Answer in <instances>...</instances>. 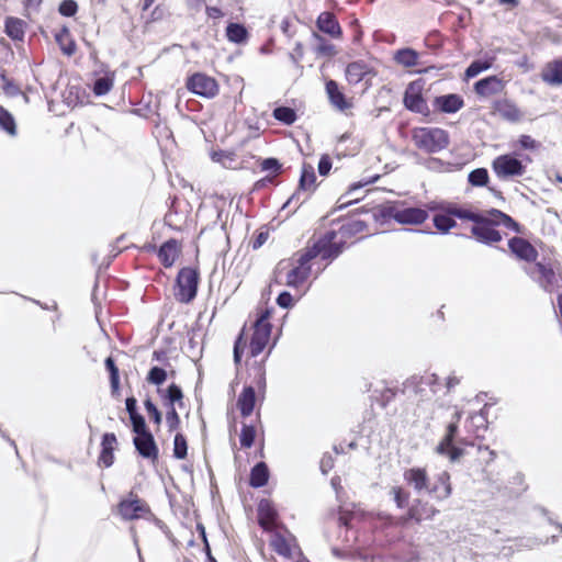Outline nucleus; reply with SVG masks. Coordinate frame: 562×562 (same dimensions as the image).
Listing matches in <instances>:
<instances>
[{
	"label": "nucleus",
	"instance_id": "obj_1",
	"mask_svg": "<svg viewBox=\"0 0 562 562\" xmlns=\"http://www.w3.org/2000/svg\"><path fill=\"white\" fill-rule=\"evenodd\" d=\"M376 217L383 221L394 220L404 225H418L428 218V213L420 207L404 206L402 203H387L379 207Z\"/></svg>",
	"mask_w": 562,
	"mask_h": 562
},
{
	"label": "nucleus",
	"instance_id": "obj_2",
	"mask_svg": "<svg viewBox=\"0 0 562 562\" xmlns=\"http://www.w3.org/2000/svg\"><path fill=\"white\" fill-rule=\"evenodd\" d=\"M412 139L417 148L428 154L438 153L450 143L448 132L439 127H417L413 131Z\"/></svg>",
	"mask_w": 562,
	"mask_h": 562
},
{
	"label": "nucleus",
	"instance_id": "obj_3",
	"mask_svg": "<svg viewBox=\"0 0 562 562\" xmlns=\"http://www.w3.org/2000/svg\"><path fill=\"white\" fill-rule=\"evenodd\" d=\"M199 281L200 273L198 269L191 267L180 269L176 278L178 292L175 296L177 301L184 304L191 303L198 294Z\"/></svg>",
	"mask_w": 562,
	"mask_h": 562
},
{
	"label": "nucleus",
	"instance_id": "obj_4",
	"mask_svg": "<svg viewBox=\"0 0 562 562\" xmlns=\"http://www.w3.org/2000/svg\"><path fill=\"white\" fill-rule=\"evenodd\" d=\"M316 189V175L314 167L310 164L304 162L299 179V186L295 192L283 204L282 209L295 204L294 211L300 207L304 202L307 201L310 195Z\"/></svg>",
	"mask_w": 562,
	"mask_h": 562
},
{
	"label": "nucleus",
	"instance_id": "obj_5",
	"mask_svg": "<svg viewBox=\"0 0 562 562\" xmlns=\"http://www.w3.org/2000/svg\"><path fill=\"white\" fill-rule=\"evenodd\" d=\"M527 165L518 158L517 153L503 154L494 158L492 169L501 180H509L521 177L526 172Z\"/></svg>",
	"mask_w": 562,
	"mask_h": 562
},
{
	"label": "nucleus",
	"instance_id": "obj_6",
	"mask_svg": "<svg viewBox=\"0 0 562 562\" xmlns=\"http://www.w3.org/2000/svg\"><path fill=\"white\" fill-rule=\"evenodd\" d=\"M458 431L457 422H450L445 436L435 449L438 454L448 457L451 462H457L464 454V449L458 443H465V441L463 439L457 440Z\"/></svg>",
	"mask_w": 562,
	"mask_h": 562
},
{
	"label": "nucleus",
	"instance_id": "obj_7",
	"mask_svg": "<svg viewBox=\"0 0 562 562\" xmlns=\"http://www.w3.org/2000/svg\"><path fill=\"white\" fill-rule=\"evenodd\" d=\"M189 91L203 98H214L218 93L217 81L202 72H195L187 79Z\"/></svg>",
	"mask_w": 562,
	"mask_h": 562
},
{
	"label": "nucleus",
	"instance_id": "obj_8",
	"mask_svg": "<svg viewBox=\"0 0 562 562\" xmlns=\"http://www.w3.org/2000/svg\"><path fill=\"white\" fill-rule=\"evenodd\" d=\"M424 81L414 80L405 89L403 103L404 106L415 113L424 114L428 112V105L423 97Z\"/></svg>",
	"mask_w": 562,
	"mask_h": 562
},
{
	"label": "nucleus",
	"instance_id": "obj_9",
	"mask_svg": "<svg viewBox=\"0 0 562 562\" xmlns=\"http://www.w3.org/2000/svg\"><path fill=\"white\" fill-rule=\"evenodd\" d=\"M526 273L546 292H551L555 282V272L550 265L536 261L535 267L527 268Z\"/></svg>",
	"mask_w": 562,
	"mask_h": 562
},
{
	"label": "nucleus",
	"instance_id": "obj_10",
	"mask_svg": "<svg viewBox=\"0 0 562 562\" xmlns=\"http://www.w3.org/2000/svg\"><path fill=\"white\" fill-rule=\"evenodd\" d=\"M336 237V231H328L314 243L323 260H333L342 252L344 243H335Z\"/></svg>",
	"mask_w": 562,
	"mask_h": 562
},
{
	"label": "nucleus",
	"instance_id": "obj_11",
	"mask_svg": "<svg viewBox=\"0 0 562 562\" xmlns=\"http://www.w3.org/2000/svg\"><path fill=\"white\" fill-rule=\"evenodd\" d=\"M508 248L517 259L526 262H536L539 256L538 250L522 237H512L508 240Z\"/></svg>",
	"mask_w": 562,
	"mask_h": 562
},
{
	"label": "nucleus",
	"instance_id": "obj_12",
	"mask_svg": "<svg viewBox=\"0 0 562 562\" xmlns=\"http://www.w3.org/2000/svg\"><path fill=\"white\" fill-rule=\"evenodd\" d=\"M490 221L485 220L484 216L471 227V233L475 239L484 245H493L502 240V235L498 231L491 226Z\"/></svg>",
	"mask_w": 562,
	"mask_h": 562
},
{
	"label": "nucleus",
	"instance_id": "obj_13",
	"mask_svg": "<svg viewBox=\"0 0 562 562\" xmlns=\"http://www.w3.org/2000/svg\"><path fill=\"white\" fill-rule=\"evenodd\" d=\"M119 514L124 520L137 519L142 514L149 512V507L143 499L134 498L122 499L117 505Z\"/></svg>",
	"mask_w": 562,
	"mask_h": 562
},
{
	"label": "nucleus",
	"instance_id": "obj_14",
	"mask_svg": "<svg viewBox=\"0 0 562 562\" xmlns=\"http://www.w3.org/2000/svg\"><path fill=\"white\" fill-rule=\"evenodd\" d=\"M403 479L417 494L426 493V490L429 488L430 479L425 468L414 467L406 469L403 473Z\"/></svg>",
	"mask_w": 562,
	"mask_h": 562
},
{
	"label": "nucleus",
	"instance_id": "obj_15",
	"mask_svg": "<svg viewBox=\"0 0 562 562\" xmlns=\"http://www.w3.org/2000/svg\"><path fill=\"white\" fill-rule=\"evenodd\" d=\"M133 443L136 451L145 459L156 461L158 459L159 450L156 445L154 435L148 431L134 437Z\"/></svg>",
	"mask_w": 562,
	"mask_h": 562
},
{
	"label": "nucleus",
	"instance_id": "obj_16",
	"mask_svg": "<svg viewBox=\"0 0 562 562\" xmlns=\"http://www.w3.org/2000/svg\"><path fill=\"white\" fill-rule=\"evenodd\" d=\"M452 493V486L450 482V474L447 471L439 473L434 483L429 482V488L426 490V494L432 496L437 501L447 499Z\"/></svg>",
	"mask_w": 562,
	"mask_h": 562
},
{
	"label": "nucleus",
	"instance_id": "obj_17",
	"mask_svg": "<svg viewBox=\"0 0 562 562\" xmlns=\"http://www.w3.org/2000/svg\"><path fill=\"white\" fill-rule=\"evenodd\" d=\"M149 248L157 252L165 268H171L180 254L179 243L175 238L166 240L158 249L155 246H149Z\"/></svg>",
	"mask_w": 562,
	"mask_h": 562
},
{
	"label": "nucleus",
	"instance_id": "obj_18",
	"mask_svg": "<svg viewBox=\"0 0 562 562\" xmlns=\"http://www.w3.org/2000/svg\"><path fill=\"white\" fill-rule=\"evenodd\" d=\"M374 76V70L364 60H356L347 65L346 79L350 85H357L363 79Z\"/></svg>",
	"mask_w": 562,
	"mask_h": 562
},
{
	"label": "nucleus",
	"instance_id": "obj_19",
	"mask_svg": "<svg viewBox=\"0 0 562 562\" xmlns=\"http://www.w3.org/2000/svg\"><path fill=\"white\" fill-rule=\"evenodd\" d=\"M463 105V98L457 93L442 94L434 99V108L441 113H456L461 110Z\"/></svg>",
	"mask_w": 562,
	"mask_h": 562
},
{
	"label": "nucleus",
	"instance_id": "obj_20",
	"mask_svg": "<svg viewBox=\"0 0 562 562\" xmlns=\"http://www.w3.org/2000/svg\"><path fill=\"white\" fill-rule=\"evenodd\" d=\"M325 89L330 104L338 111L345 112L352 106L351 101L346 98L337 81L333 79L327 80Z\"/></svg>",
	"mask_w": 562,
	"mask_h": 562
},
{
	"label": "nucleus",
	"instance_id": "obj_21",
	"mask_svg": "<svg viewBox=\"0 0 562 562\" xmlns=\"http://www.w3.org/2000/svg\"><path fill=\"white\" fill-rule=\"evenodd\" d=\"M271 330L272 326H254V334L249 344L251 357H257L263 351L270 339Z\"/></svg>",
	"mask_w": 562,
	"mask_h": 562
},
{
	"label": "nucleus",
	"instance_id": "obj_22",
	"mask_svg": "<svg viewBox=\"0 0 562 562\" xmlns=\"http://www.w3.org/2000/svg\"><path fill=\"white\" fill-rule=\"evenodd\" d=\"M439 513L434 506L420 499H415L408 507L406 520H415L417 522L425 519H432Z\"/></svg>",
	"mask_w": 562,
	"mask_h": 562
},
{
	"label": "nucleus",
	"instance_id": "obj_23",
	"mask_svg": "<svg viewBox=\"0 0 562 562\" xmlns=\"http://www.w3.org/2000/svg\"><path fill=\"white\" fill-rule=\"evenodd\" d=\"M316 26L321 32H323L334 38L340 37L342 34V31H341V27L339 25L337 18L335 16L334 13L328 12V11L322 12L318 15V18L316 20Z\"/></svg>",
	"mask_w": 562,
	"mask_h": 562
},
{
	"label": "nucleus",
	"instance_id": "obj_24",
	"mask_svg": "<svg viewBox=\"0 0 562 562\" xmlns=\"http://www.w3.org/2000/svg\"><path fill=\"white\" fill-rule=\"evenodd\" d=\"M504 85L497 76H488L474 83V91L481 97H488L502 92Z\"/></svg>",
	"mask_w": 562,
	"mask_h": 562
},
{
	"label": "nucleus",
	"instance_id": "obj_25",
	"mask_svg": "<svg viewBox=\"0 0 562 562\" xmlns=\"http://www.w3.org/2000/svg\"><path fill=\"white\" fill-rule=\"evenodd\" d=\"M484 218L492 222L491 226H498L503 225L506 228L514 231L516 233L521 232V226L508 214L502 212L497 209H491L486 212V215H484Z\"/></svg>",
	"mask_w": 562,
	"mask_h": 562
},
{
	"label": "nucleus",
	"instance_id": "obj_26",
	"mask_svg": "<svg viewBox=\"0 0 562 562\" xmlns=\"http://www.w3.org/2000/svg\"><path fill=\"white\" fill-rule=\"evenodd\" d=\"M493 109L495 113L508 122L516 123L521 119L520 110L507 99L495 101Z\"/></svg>",
	"mask_w": 562,
	"mask_h": 562
},
{
	"label": "nucleus",
	"instance_id": "obj_27",
	"mask_svg": "<svg viewBox=\"0 0 562 562\" xmlns=\"http://www.w3.org/2000/svg\"><path fill=\"white\" fill-rule=\"evenodd\" d=\"M116 443V436L113 432H105L102 436L101 452L99 462L105 468H109L114 462V446Z\"/></svg>",
	"mask_w": 562,
	"mask_h": 562
},
{
	"label": "nucleus",
	"instance_id": "obj_28",
	"mask_svg": "<svg viewBox=\"0 0 562 562\" xmlns=\"http://www.w3.org/2000/svg\"><path fill=\"white\" fill-rule=\"evenodd\" d=\"M256 405V391L251 385H246L237 400V407L243 417H248L254 412Z\"/></svg>",
	"mask_w": 562,
	"mask_h": 562
},
{
	"label": "nucleus",
	"instance_id": "obj_29",
	"mask_svg": "<svg viewBox=\"0 0 562 562\" xmlns=\"http://www.w3.org/2000/svg\"><path fill=\"white\" fill-rule=\"evenodd\" d=\"M541 78L550 86H562V60L555 59L546 65Z\"/></svg>",
	"mask_w": 562,
	"mask_h": 562
},
{
	"label": "nucleus",
	"instance_id": "obj_30",
	"mask_svg": "<svg viewBox=\"0 0 562 562\" xmlns=\"http://www.w3.org/2000/svg\"><path fill=\"white\" fill-rule=\"evenodd\" d=\"M26 23L14 16H8L4 20V32L12 41H23Z\"/></svg>",
	"mask_w": 562,
	"mask_h": 562
},
{
	"label": "nucleus",
	"instance_id": "obj_31",
	"mask_svg": "<svg viewBox=\"0 0 562 562\" xmlns=\"http://www.w3.org/2000/svg\"><path fill=\"white\" fill-rule=\"evenodd\" d=\"M268 481H269L268 465L262 461L256 463L250 471L249 485L251 487L259 488V487L267 485Z\"/></svg>",
	"mask_w": 562,
	"mask_h": 562
},
{
	"label": "nucleus",
	"instance_id": "obj_32",
	"mask_svg": "<svg viewBox=\"0 0 562 562\" xmlns=\"http://www.w3.org/2000/svg\"><path fill=\"white\" fill-rule=\"evenodd\" d=\"M419 54L411 47L400 48L394 53L393 59L396 64L411 68L418 64Z\"/></svg>",
	"mask_w": 562,
	"mask_h": 562
},
{
	"label": "nucleus",
	"instance_id": "obj_33",
	"mask_svg": "<svg viewBox=\"0 0 562 562\" xmlns=\"http://www.w3.org/2000/svg\"><path fill=\"white\" fill-rule=\"evenodd\" d=\"M434 226L442 234H447L451 228L457 225L451 207L446 209L443 212H438L432 217Z\"/></svg>",
	"mask_w": 562,
	"mask_h": 562
},
{
	"label": "nucleus",
	"instance_id": "obj_34",
	"mask_svg": "<svg viewBox=\"0 0 562 562\" xmlns=\"http://www.w3.org/2000/svg\"><path fill=\"white\" fill-rule=\"evenodd\" d=\"M311 272L312 268L295 266L288 271L285 284L291 288H299L307 280Z\"/></svg>",
	"mask_w": 562,
	"mask_h": 562
},
{
	"label": "nucleus",
	"instance_id": "obj_35",
	"mask_svg": "<svg viewBox=\"0 0 562 562\" xmlns=\"http://www.w3.org/2000/svg\"><path fill=\"white\" fill-rule=\"evenodd\" d=\"M165 405L167 407H175L178 404L179 407L183 406V392L179 385L171 383L162 394Z\"/></svg>",
	"mask_w": 562,
	"mask_h": 562
},
{
	"label": "nucleus",
	"instance_id": "obj_36",
	"mask_svg": "<svg viewBox=\"0 0 562 562\" xmlns=\"http://www.w3.org/2000/svg\"><path fill=\"white\" fill-rule=\"evenodd\" d=\"M104 366L110 375L111 394L117 396L120 394V371L114 361L110 356L105 358Z\"/></svg>",
	"mask_w": 562,
	"mask_h": 562
},
{
	"label": "nucleus",
	"instance_id": "obj_37",
	"mask_svg": "<svg viewBox=\"0 0 562 562\" xmlns=\"http://www.w3.org/2000/svg\"><path fill=\"white\" fill-rule=\"evenodd\" d=\"M226 36L229 42L243 44L248 40L249 34L243 24L232 22L226 26Z\"/></svg>",
	"mask_w": 562,
	"mask_h": 562
},
{
	"label": "nucleus",
	"instance_id": "obj_38",
	"mask_svg": "<svg viewBox=\"0 0 562 562\" xmlns=\"http://www.w3.org/2000/svg\"><path fill=\"white\" fill-rule=\"evenodd\" d=\"M259 524L267 528L271 526L276 518L277 513L268 501H261L258 506Z\"/></svg>",
	"mask_w": 562,
	"mask_h": 562
},
{
	"label": "nucleus",
	"instance_id": "obj_39",
	"mask_svg": "<svg viewBox=\"0 0 562 562\" xmlns=\"http://www.w3.org/2000/svg\"><path fill=\"white\" fill-rule=\"evenodd\" d=\"M272 116L285 125H292L297 119L295 110L284 105L277 106L272 112Z\"/></svg>",
	"mask_w": 562,
	"mask_h": 562
},
{
	"label": "nucleus",
	"instance_id": "obj_40",
	"mask_svg": "<svg viewBox=\"0 0 562 562\" xmlns=\"http://www.w3.org/2000/svg\"><path fill=\"white\" fill-rule=\"evenodd\" d=\"M0 127L11 136L16 134V124L13 115L0 105Z\"/></svg>",
	"mask_w": 562,
	"mask_h": 562
},
{
	"label": "nucleus",
	"instance_id": "obj_41",
	"mask_svg": "<svg viewBox=\"0 0 562 562\" xmlns=\"http://www.w3.org/2000/svg\"><path fill=\"white\" fill-rule=\"evenodd\" d=\"M313 38L317 42L315 52L321 56L331 57L336 54L335 46L326 41L318 33L313 32Z\"/></svg>",
	"mask_w": 562,
	"mask_h": 562
},
{
	"label": "nucleus",
	"instance_id": "obj_42",
	"mask_svg": "<svg viewBox=\"0 0 562 562\" xmlns=\"http://www.w3.org/2000/svg\"><path fill=\"white\" fill-rule=\"evenodd\" d=\"M319 251L321 249L319 248H316L315 247V244H313L311 247H306L305 249H303L300 255H299V258H297V265L296 266H300L302 268H312L310 262L316 258L317 256H319Z\"/></svg>",
	"mask_w": 562,
	"mask_h": 562
},
{
	"label": "nucleus",
	"instance_id": "obj_43",
	"mask_svg": "<svg viewBox=\"0 0 562 562\" xmlns=\"http://www.w3.org/2000/svg\"><path fill=\"white\" fill-rule=\"evenodd\" d=\"M188 454V442L184 435L177 432L173 439V457L178 460L186 459Z\"/></svg>",
	"mask_w": 562,
	"mask_h": 562
},
{
	"label": "nucleus",
	"instance_id": "obj_44",
	"mask_svg": "<svg viewBox=\"0 0 562 562\" xmlns=\"http://www.w3.org/2000/svg\"><path fill=\"white\" fill-rule=\"evenodd\" d=\"M367 228V224L360 220H352L340 226L339 232L342 236H351L362 233Z\"/></svg>",
	"mask_w": 562,
	"mask_h": 562
},
{
	"label": "nucleus",
	"instance_id": "obj_45",
	"mask_svg": "<svg viewBox=\"0 0 562 562\" xmlns=\"http://www.w3.org/2000/svg\"><path fill=\"white\" fill-rule=\"evenodd\" d=\"M488 171L485 168H476L472 170L468 176V181L473 187H484L488 182Z\"/></svg>",
	"mask_w": 562,
	"mask_h": 562
},
{
	"label": "nucleus",
	"instance_id": "obj_46",
	"mask_svg": "<svg viewBox=\"0 0 562 562\" xmlns=\"http://www.w3.org/2000/svg\"><path fill=\"white\" fill-rule=\"evenodd\" d=\"M451 214H453V216L457 218L470 221L473 223V225H475L484 216L481 213L462 207H451Z\"/></svg>",
	"mask_w": 562,
	"mask_h": 562
},
{
	"label": "nucleus",
	"instance_id": "obj_47",
	"mask_svg": "<svg viewBox=\"0 0 562 562\" xmlns=\"http://www.w3.org/2000/svg\"><path fill=\"white\" fill-rule=\"evenodd\" d=\"M113 87V79L109 76L99 77L94 80L92 91L95 95L106 94Z\"/></svg>",
	"mask_w": 562,
	"mask_h": 562
},
{
	"label": "nucleus",
	"instance_id": "obj_48",
	"mask_svg": "<svg viewBox=\"0 0 562 562\" xmlns=\"http://www.w3.org/2000/svg\"><path fill=\"white\" fill-rule=\"evenodd\" d=\"M167 376V371L164 368L155 366L148 371L146 380L148 383L159 386L165 383Z\"/></svg>",
	"mask_w": 562,
	"mask_h": 562
},
{
	"label": "nucleus",
	"instance_id": "obj_49",
	"mask_svg": "<svg viewBox=\"0 0 562 562\" xmlns=\"http://www.w3.org/2000/svg\"><path fill=\"white\" fill-rule=\"evenodd\" d=\"M256 439V429L252 425H246L244 424L241 427L239 441L240 446L244 448H250L252 447Z\"/></svg>",
	"mask_w": 562,
	"mask_h": 562
},
{
	"label": "nucleus",
	"instance_id": "obj_50",
	"mask_svg": "<svg viewBox=\"0 0 562 562\" xmlns=\"http://www.w3.org/2000/svg\"><path fill=\"white\" fill-rule=\"evenodd\" d=\"M491 67V63L486 60H473L468 68L465 69L467 78H474L480 75L482 71L487 70Z\"/></svg>",
	"mask_w": 562,
	"mask_h": 562
},
{
	"label": "nucleus",
	"instance_id": "obj_51",
	"mask_svg": "<svg viewBox=\"0 0 562 562\" xmlns=\"http://www.w3.org/2000/svg\"><path fill=\"white\" fill-rule=\"evenodd\" d=\"M130 420L132 424V430L135 434V436L150 431L142 414L138 413L130 416Z\"/></svg>",
	"mask_w": 562,
	"mask_h": 562
},
{
	"label": "nucleus",
	"instance_id": "obj_52",
	"mask_svg": "<svg viewBox=\"0 0 562 562\" xmlns=\"http://www.w3.org/2000/svg\"><path fill=\"white\" fill-rule=\"evenodd\" d=\"M394 502L398 508H405L408 505L409 493L401 486H394L391 491Z\"/></svg>",
	"mask_w": 562,
	"mask_h": 562
},
{
	"label": "nucleus",
	"instance_id": "obj_53",
	"mask_svg": "<svg viewBox=\"0 0 562 562\" xmlns=\"http://www.w3.org/2000/svg\"><path fill=\"white\" fill-rule=\"evenodd\" d=\"M144 406H145V409L146 412L148 413L150 419L157 424V425H160L161 422H162V414L161 412L157 408V406L154 404V402L151 401L150 397H147L145 401H144Z\"/></svg>",
	"mask_w": 562,
	"mask_h": 562
},
{
	"label": "nucleus",
	"instance_id": "obj_54",
	"mask_svg": "<svg viewBox=\"0 0 562 562\" xmlns=\"http://www.w3.org/2000/svg\"><path fill=\"white\" fill-rule=\"evenodd\" d=\"M58 12L63 16L71 18L78 12V3L75 0H63L58 5Z\"/></svg>",
	"mask_w": 562,
	"mask_h": 562
},
{
	"label": "nucleus",
	"instance_id": "obj_55",
	"mask_svg": "<svg viewBox=\"0 0 562 562\" xmlns=\"http://www.w3.org/2000/svg\"><path fill=\"white\" fill-rule=\"evenodd\" d=\"M1 80L3 82L2 89L9 97H16L22 93L20 87L14 83L13 80L9 79L5 74H1Z\"/></svg>",
	"mask_w": 562,
	"mask_h": 562
},
{
	"label": "nucleus",
	"instance_id": "obj_56",
	"mask_svg": "<svg viewBox=\"0 0 562 562\" xmlns=\"http://www.w3.org/2000/svg\"><path fill=\"white\" fill-rule=\"evenodd\" d=\"M471 424L475 429L479 430H486L487 428V418L485 415V407L481 409L479 413H475L471 415L470 417Z\"/></svg>",
	"mask_w": 562,
	"mask_h": 562
},
{
	"label": "nucleus",
	"instance_id": "obj_57",
	"mask_svg": "<svg viewBox=\"0 0 562 562\" xmlns=\"http://www.w3.org/2000/svg\"><path fill=\"white\" fill-rule=\"evenodd\" d=\"M166 422L169 431L176 430L180 425V417L176 409V407H168V412L166 414Z\"/></svg>",
	"mask_w": 562,
	"mask_h": 562
},
{
	"label": "nucleus",
	"instance_id": "obj_58",
	"mask_svg": "<svg viewBox=\"0 0 562 562\" xmlns=\"http://www.w3.org/2000/svg\"><path fill=\"white\" fill-rule=\"evenodd\" d=\"M260 167L263 171H271L273 173H278L281 170L282 165L277 158L269 157L265 158L261 161Z\"/></svg>",
	"mask_w": 562,
	"mask_h": 562
},
{
	"label": "nucleus",
	"instance_id": "obj_59",
	"mask_svg": "<svg viewBox=\"0 0 562 562\" xmlns=\"http://www.w3.org/2000/svg\"><path fill=\"white\" fill-rule=\"evenodd\" d=\"M277 304L282 308H291L294 305L292 294L288 291H282L277 297Z\"/></svg>",
	"mask_w": 562,
	"mask_h": 562
},
{
	"label": "nucleus",
	"instance_id": "obj_60",
	"mask_svg": "<svg viewBox=\"0 0 562 562\" xmlns=\"http://www.w3.org/2000/svg\"><path fill=\"white\" fill-rule=\"evenodd\" d=\"M331 159L328 155H323L318 161V173L321 176H327L331 169Z\"/></svg>",
	"mask_w": 562,
	"mask_h": 562
},
{
	"label": "nucleus",
	"instance_id": "obj_61",
	"mask_svg": "<svg viewBox=\"0 0 562 562\" xmlns=\"http://www.w3.org/2000/svg\"><path fill=\"white\" fill-rule=\"evenodd\" d=\"M273 546H274V550L278 554L284 555V557L290 554V548L283 537H278L274 540Z\"/></svg>",
	"mask_w": 562,
	"mask_h": 562
},
{
	"label": "nucleus",
	"instance_id": "obj_62",
	"mask_svg": "<svg viewBox=\"0 0 562 562\" xmlns=\"http://www.w3.org/2000/svg\"><path fill=\"white\" fill-rule=\"evenodd\" d=\"M518 143L524 149H536L540 146V144L529 135H521L518 139Z\"/></svg>",
	"mask_w": 562,
	"mask_h": 562
},
{
	"label": "nucleus",
	"instance_id": "obj_63",
	"mask_svg": "<svg viewBox=\"0 0 562 562\" xmlns=\"http://www.w3.org/2000/svg\"><path fill=\"white\" fill-rule=\"evenodd\" d=\"M319 468L323 474H327L334 468V458L325 453L321 459Z\"/></svg>",
	"mask_w": 562,
	"mask_h": 562
},
{
	"label": "nucleus",
	"instance_id": "obj_64",
	"mask_svg": "<svg viewBox=\"0 0 562 562\" xmlns=\"http://www.w3.org/2000/svg\"><path fill=\"white\" fill-rule=\"evenodd\" d=\"M241 340H243V334H240L235 344H234V362L236 364H239L240 361H241V356H243V351H244V346L241 345Z\"/></svg>",
	"mask_w": 562,
	"mask_h": 562
}]
</instances>
